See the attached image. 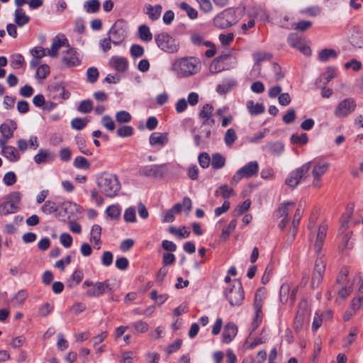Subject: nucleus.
<instances>
[{
    "instance_id": "f257e3e1",
    "label": "nucleus",
    "mask_w": 363,
    "mask_h": 363,
    "mask_svg": "<svg viewBox=\"0 0 363 363\" xmlns=\"http://www.w3.org/2000/svg\"><path fill=\"white\" fill-rule=\"evenodd\" d=\"M201 67L197 58L186 57L176 60L172 64V70L180 77H187L198 73Z\"/></svg>"
},
{
    "instance_id": "f03ea898",
    "label": "nucleus",
    "mask_w": 363,
    "mask_h": 363,
    "mask_svg": "<svg viewBox=\"0 0 363 363\" xmlns=\"http://www.w3.org/2000/svg\"><path fill=\"white\" fill-rule=\"evenodd\" d=\"M97 185L101 194L111 198L116 196L121 188L116 175L107 172H104L97 177Z\"/></svg>"
},
{
    "instance_id": "7ed1b4c3",
    "label": "nucleus",
    "mask_w": 363,
    "mask_h": 363,
    "mask_svg": "<svg viewBox=\"0 0 363 363\" xmlns=\"http://www.w3.org/2000/svg\"><path fill=\"white\" fill-rule=\"evenodd\" d=\"M85 287H88L85 294L89 298H98L106 292L112 294L115 291L114 285L109 279L97 282L86 280L82 284V288Z\"/></svg>"
},
{
    "instance_id": "20e7f679",
    "label": "nucleus",
    "mask_w": 363,
    "mask_h": 363,
    "mask_svg": "<svg viewBox=\"0 0 363 363\" xmlns=\"http://www.w3.org/2000/svg\"><path fill=\"white\" fill-rule=\"evenodd\" d=\"M311 162H308L292 171L285 180V184L291 189L296 188L302 180H305L309 175Z\"/></svg>"
},
{
    "instance_id": "39448f33",
    "label": "nucleus",
    "mask_w": 363,
    "mask_h": 363,
    "mask_svg": "<svg viewBox=\"0 0 363 363\" xmlns=\"http://www.w3.org/2000/svg\"><path fill=\"white\" fill-rule=\"evenodd\" d=\"M157 47L167 53H175L179 48V43L167 33H162L155 35Z\"/></svg>"
},
{
    "instance_id": "423d86ee",
    "label": "nucleus",
    "mask_w": 363,
    "mask_h": 363,
    "mask_svg": "<svg viewBox=\"0 0 363 363\" xmlns=\"http://www.w3.org/2000/svg\"><path fill=\"white\" fill-rule=\"evenodd\" d=\"M21 199V194L18 191H13L9 194L5 201L0 204V215L7 216L17 212Z\"/></svg>"
},
{
    "instance_id": "0eeeda50",
    "label": "nucleus",
    "mask_w": 363,
    "mask_h": 363,
    "mask_svg": "<svg viewBox=\"0 0 363 363\" xmlns=\"http://www.w3.org/2000/svg\"><path fill=\"white\" fill-rule=\"evenodd\" d=\"M224 294L231 306H240L245 297L241 282L236 280L233 286L226 289Z\"/></svg>"
},
{
    "instance_id": "6e6552de",
    "label": "nucleus",
    "mask_w": 363,
    "mask_h": 363,
    "mask_svg": "<svg viewBox=\"0 0 363 363\" xmlns=\"http://www.w3.org/2000/svg\"><path fill=\"white\" fill-rule=\"evenodd\" d=\"M237 22L235 11L233 8H228L217 14L213 18V24L219 28H227Z\"/></svg>"
},
{
    "instance_id": "1a4fd4ad",
    "label": "nucleus",
    "mask_w": 363,
    "mask_h": 363,
    "mask_svg": "<svg viewBox=\"0 0 363 363\" xmlns=\"http://www.w3.org/2000/svg\"><path fill=\"white\" fill-rule=\"evenodd\" d=\"M127 36V26L123 20H117L108 31V37L114 45H119Z\"/></svg>"
},
{
    "instance_id": "9d476101",
    "label": "nucleus",
    "mask_w": 363,
    "mask_h": 363,
    "mask_svg": "<svg viewBox=\"0 0 363 363\" xmlns=\"http://www.w3.org/2000/svg\"><path fill=\"white\" fill-rule=\"evenodd\" d=\"M325 271V263L323 259V255H318L315 262L314 269L312 273L311 286L313 289L318 287L322 282Z\"/></svg>"
},
{
    "instance_id": "9b49d317",
    "label": "nucleus",
    "mask_w": 363,
    "mask_h": 363,
    "mask_svg": "<svg viewBox=\"0 0 363 363\" xmlns=\"http://www.w3.org/2000/svg\"><path fill=\"white\" fill-rule=\"evenodd\" d=\"M167 164H150L140 168L139 174L150 178H162L167 172Z\"/></svg>"
},
{
    "instance_id": "f8f14e48",
    "label": "nucleus",
    "mask_w": 363,
    "mask_h": 363,
    "mask_svg": "<svg viewBox=\"0 0 363 363\" xmlns=\"http://www.w3.org/2000/svg\"><path fill=\"white\" fill-rule=\"evenodd\" d=\"M49 95L54 99L62 103L64 100H67L70 96V93L65 90V87L62 82H53L48 86Z\"/></svg>"
},
{
    "instance_id": "ddd939ff",
    "label": "nucleus",
    "mask_w": 363,
    "mask_h": 363,
    "mask_svg": "<svg viewBox=\"0 0 363 363\" xmlns=\"http://www.w3.org/2000/svg\"><path fill=\"white\" fill-rule=\"evenodd\" d=\"M59 208L61 211L56 213V217L60 220L65 221L66 218H69L75 213H79V206L71 201H67L61 203L59 205Z\"/></svg>"
},
{
    "instance_id": "4468645a",
    "label": "nucleus",
    "mask_w": 363,
    "mask_h": 363,
    "mask_svg": "<svg viewBox=\"0 0 363 363\" xmlns=\"http://www.w3.org/2000/svg\"><path fill=\"white\" fill-rule=\"evenodd\" d=\"M356 106L353 99H345L338 104L335 111V115L338 118L345 117L354 111Z\"/></svg>"
},
{
    "instance_id": "2eb2a0df",
    "label": "nucleus",
    "mask_w": 363,
    "mask_h": 363,
    "mask_svg": "<svg viewBox=\"0 0 363 363\" xmlns=\"http://www.w3.org/2000/svg\"><path fill=\"white\" fill-rule=\"evenodd\" d=\"M213 111L214 108L210 104H206L201 107L199 113V117L203 126H213L215 124L216 121L213 118Z\"/></svg>"
},
{
    "instance_id": "dca6fc26",
    "label": "nucleus",
    "mask_w": 363,
    "mask_h": 363,
    "mask_svg": "<svg viewBox=\"0 0 363 363\" xmlns=\"http://www.w3.org/2000/svg\"><path fill=\"white\" fill-rule=\"evenodd\" d=\"M348 41L353 48H363V29L359 26H354L351 28Z\"/></svg>"
},
{
    "instance_id": "f3484780",
    "label": "nucleus",
    "mask_w": 363,
    "mask_h": 363,
    "mask_svg": "<svg viewBox=\"0 0 363 363\" xmlns=\"http://www.w3.org/2000/svg\"><path fill=\"white\" fill-rule=\"evenodd\" d=\"M67 50L63 52L62 62L68 67L78 66L81 63V60L76 50L71 48L69 44L67 45Z\"/></svg>"
},
{
    "instance_id": "a211bd4d",
    "label": "nucleus",
    "mask_w": 363,
    "mask_h": 363,
    "mask_svg": "<svg viewBox=\"0 0 363 363\" xmlns=\"http://www.w3.org/2000/svg\"><path fill=\"white\" fill-rule=\"evenodd\" d=\"M306 306L307 303L306 301L301 302L299 305L294 323V329L296 332H299L302 329L304 323L308 321V313Z\"/></svg>"
},
{
    "instance_id": "6ab92c4d",
    "label": "nucleus",
    "mask_w": 363,
    "mask_h": 363,
    "mask_svg": "<svg viewBox=\"0 0 363 363\" xmlns=\"http://www.w3.org/2000/svg\"><path fill=\"white\" fill-rule=\"evenodd\" d=\"M262 296L260 294V291L259 290L256 292L255 297L254 308L255 315L251 325L252 331L256 330L262 321Z\"/></svg>"
},
{
    "instance_id": "aec40b11",
    "label": "nucleus",
    "mask_w": 363,
    "mask_h": 363,
    "mask_svg": "<svg viewBox=\"0 0 363 363\" xmlns=\"http://www.w3.org/2000/svg\"><path fill=\"white\" fill-rule=\"evenodd\" d=\"M328 163H316L312 169V176L313 177V180L312 182V186L315 188H320L321 186L320 180L321 177L328 171Z\"/></svg>"
},
{
    "instance_id": "412c9836",
    "label": "nucleus",
    "mask_w": 363,
    "mask_h": 363,
    "mask_svg": "<svg viewBox=\"0 0 363 363\" xmlns=\"http://www.w3.org/2000/svg\"><path fill=\"white\" fill-rule=\"evenodd\" d=\"M56 158V154L48 149L40 148L38 152L34 156V162L38 164L51 163Z\"/></svg>"
},
{
    "instance_id": "4be33fe9",
    "label": "nucleus",
    "mask_w": 363,
    "mask_h": 363,
    "mask_svg": "<svg viewBox=\"0 0 363 363\" xmlns=\"http://www.w3.org/2000/svg\"><path fill=\"white\" fill-rule=\"evenodd\" d=\"M262 149L271 155L280 156L284 151V145L279 141H270L263 145Z\"/></svg>"
},
{
    "instance_id": "5701e85b",
    "label": "nucleus",
    "mask_w": 363,
    "mask_h": 363,
    "mask_svg": "<svg viewBox=\"0 0 363 363\" xmlns=\"http://www.w3.org/2000/svg\"><path fill=\"white\" fill-rule=\"evenodd\" d=\"M238 333V328L235 323L230 322L227 323L222 333V341L223 343H230Z\"/></svg>"
},
{
    "instance_id": "b1692460",
    "label": "nucleus",
    "mask_w": 363,
    "mask_h": 363,
    "mask_svg": "<svg viewBox=\"0 0 363 363\" xmlns=\"http://www.w3.org/2000/svg\"><path fill=\"white\" fill-rule=\"evenodd\" d=\"M244 178H250L256 176L259 171V164L257 161H252L238 169Z\"/></svg>"
},
{
    "instance_id": "393cba45",
    "label": "nucleus",
    "mask_w": 363,
    "mask_h": 363,
    "mask_svg": "<svg viewBox=\"0 0 363 363\" xmlns=\"http://www.w3.org/2000/svg\"><path fill=\"white\" fill-rule=\"evenodd\" d=\"M169 141L167 133H152L149 138V143L152 146H164Z\"/></svg>"
},
{
    "instance_id": "a878e982",
    "label": "nucleus",
    "mask_w": 363,
    "mask_h": 363,
    "mask_svg": "<svg viewBox=\"0 0 363 363\" xmlns=\"http://www.w3.org/2000/svg\"><path fill=\"white\" fill-rule=\"evenodd\" d=\"M327 229L328 226L325 224L320 225L318 229L316 239L314 244L315 250L318 253V255H320V252L327 234Z\"/></svg>"
},
{
    "instance_id": "bb28decb",
    "label": "nucleus",
    "mask_w": 363,
    "mask_h": 363,
    "mask_svg": "<svg viewBox=\"0 0 363 363\" xmlns=\"http://www.w3.org/2000/svg\"><path fill=\"white\" fill-rule=\"evenodd\" d=\"M110 65L114 68L117 72H124L128 67V60L120 56H113L111 58L109 62Z\"/></svg>"
},
{
    "instance_id": "cd10ccee",
    "label": "nucleus",
    "mask_w": 363,
    "mask_h": 363,
    "mask_svg": "<svg viewBox=\"0 0 363 363\" xmlns=\"http://www.w3.org/2000/svg\"><path fill=\"white\" fill-rule=\"evenodd\" d=\"M65 43H67V40L65 38H59L56 36L53 40L50 47V49L48 50V55L51 57H55L57 56L59 50L65 45Z\"/></svg>"
},
{
    "instance_id": "c85d7f7f",
    "label": "nucleus",
    "mask_w": 363,
    "mask_h": 363,
    "mask_svg": "<svg viewBox=\"0 0 363 363\" xmlns=\"http://www.w3.org/2000/svg\"><path fill=\"white\" fill-rule=\"evenodd\" d=\"M17 128V124L13 121H9L4 123L0 126V131L3 136L6 138H12L13 137V132Z\"/></svg>"
},
{
    "instance_id": "c756f323",
    "label": "nucleus",
    "mask_w": 363,
    "mask_h": 363,
    "mask_svg": "<svg viewBox=\"0 0 363 363\" xmlns=\"http://www.w3.org/2000/svg\"><path fill=\"white\" fill-rule=\"evenodd\" d=\"M191 43L197 47H208L212 45V42L206 40L205 36L200 33H193L190 36Z\"/></svg>"
},
{
    "instance_id": "7c9ffc66",
    "label": "nucleus",
    "mask_w": 363,
    "mask_h": 363,
    "mask_svg": "<svg viewBox=\"0 0 363 363\" xmlns=\"http://www.w3.org/2000/svg\"><path fill=\"white\" fill-rule=\"evenodd\" d=\"M146 14H147L149 18L152 21H156L160 18L162 7L160 4L152 6L151 4H146Z\"/></svg>"
},
{
    "instance_id": "2f4dec72",
    "label": "nucleus",
    "mask_w": 363,
    "mask_h": 363,
    "mask_svg": "<svg viewBox=\"0 0 363 363\" xmlns=\"http://www.w3.org/2000/svg\"><path fill=\"white\" fill-rule=\"evenodd\" d=\"M29 21L30 17L26 14L22 9L18 8L15 10L14 22L18 26L23 27L26 25Z\"/></svg>"
},
{
    "instance_id": "473e14b6",
    "label": "nucleus",
    "mask_w": 363,
    "mask_h": 363,
    "mask_svg": "<svg viewBox=\"0 0 363 363\" xmlns=\"http://www.w3.org/2000/svg\"><path fill=\"white\" fill-rule=\"evenodd\" d=\"M1 155L12 162H17L20 159V155L18 150L11 145L6 149L1 150Z\"/></svg>"
},
{
    "instance_id": "72a5a7b5",
    "label": "nucleus",
    "mask_w": 363,
    "mask_h": 363,
    "mask_svg": "<svg viewBox=\"0 0 363 363\" xmlns=\"http://www.w3.org/2000/svg\"><path fill=\"white\" fill-rule=\"evenodd\" d=\"M247 108L251 115H259L264 113L265 108L262 103L255 104L253 101L249 100L246 103Z\"/></svg>"
},
{
    "instance_id": "f704fd0d",
    "label": "nucleus",
    "mask_w": 363,
    "mask_h": 363,
    "mask_svg": "<svg viewBox=\"0 0 363 363\" xmlns=\"http://www.w3.org/2000/svg\"><path fill=\"white\" fill-rule=\"evenodd\" d=\"M101 4L99 0H89L84 2V9L88 13H96L100 9Z\"/></svg>"
},
{
    "instance_id": "c9c22d12",
    "label": "nucleus",
    "mask_w": 363,
    "mask_h": 363,
    "mask_svg": "<svg viewBox=\"0 0 363 363\" xmlns=\"http://www.w3.org/2000/svg\"><path fill=\"white\" fill-rule=\"evenodd\" d=\"M294 202H287L286 203H281L277 211V216L279 218L284 217V218H288V215L291 208L294 207Z\"/></svg>"
},
{
    "instance_id": "e433bc0d",
    "label": "nucleus",
    "mask_w": 363,
    "mask_h": 363,
    "mask_svg": "<svg viewBox=\"0 0 363 363\" xmlns=\"http://www.w3.org/2000/svg\"><path fill=\"white\" fill-rule=\"evenodd\" d=\"M101 227L95 224L92 226L90 235V242H94L96 245L101 244Z\"/></svg>"
},
{
    "instance_id": "4c0bfd02",
    "label": "nucleus",
    "mask_w": 363,
    "mask_h": 363,
    "mask_svg": "<svg viewBox=\"0 0 363 363\" xmlns=\"http://www.w3.org/2000/svg\"><path fill=\"white\" fill-rule=\"evenodd\" d=\"M225 164V158L220 153L212 155L211 166L214 169H219Z\"/></svg>"
},
{
    "instance_id": "58836bf2",
    "label": "nucleus",
    "mask_w": 363,
    "mask_h": 363,
    "mask_svg": "<svg viewBox=\"0 0 363 363\" xmlns=\"http://www.w3.org/2000/svg\"><path fill=\"white\" fill-rule=\"evenodd\" d=\"M337 52L333 49H323L318 54V59L321 62H327L330 59H335L337 57Z\"/></svg>"
},
{
    "instance_id": "ea45409f",
    "label": "nucleus",
    "mask_w": 363,
    "mask_h": 363,
    "mask_svg": "<svg viewBox=\"0 0 363 363\" xmlns=\"http://www.w3.org/2000/svg\"><path fill=\"white\" fill-rule=\"evenodd\" d=\"M237 84L234 79H228L225 81L222 84L217 86L216 90L218 93L225 94L230 91Z\"/></svg>"
},
{
    "instance_id": "a19ab883",
    "label": "nucleus",
    "mask_w": 363,
    "mask_h": 363,
    "mask_svg": "<svg viewBox=\"0 0 363 363\" xmlns=\"http://www.w3.org/2000/svg\"><path fill=\"white\" fill-rule=\"evenodd\" d=\"M138 34L140 38L145 42H150L152 39V34L150 28L146 25H141L138 28Z\"/></svg>"
},
{
    "instance_id": "79ce46f5",
    "label": "nucleus",
    "mask_w": 363,
    "mask_h": 363,
    "mask_svg": "<svg viewBox=\"0 0 363 363\" xmlns=\"http://www.w3.org/2000/svg\"><path fill=\"white\" fill-rule=\"evenodd\" d=\"M59 208V206L52 201L48 200L42 206L40 210L45 214H51L56 213Z\"/></svg>"
},
{
    "instance_id": "37998d69",
    "label": "nucleus",
    "mask_w": 363,
    "mask_h": 363,
    "mask_svg": "<svg viewBox=\"0 0 363 363\" xmlns=\"http://www.w3.org/2000/svg\"><path fill=\"white\" fill-rule=\"evenodd\" d=\"M179 8L184 11L191 19H196L198 16L197 11L186 2H182Z\"/></svg>"
},
{
    "instance_id": "c03bdc74",
    "label": "nucleus",
    "mask_w": 363,
    "mask_h": 363,
    "mask_svg": "<svg viewBox=\"0 0 363 363\" xmlns=\"http://www.w3.org/2000/svg\"><path fill=\"white\" fill-rule=\"evenodd\" d=\"M169 232L172 235H177L179 238H186L190 235V231H188L185 226L179 229L174 226H171L169 228Z\"/></svg>"
},
{
    "instance_id": "a18cd8bd",
    "label": "nucleus",
    "mask_w": 363,
    "mask_h": 363,
    "mask_svg": "<svg viewBox=\"0 0 363 363\" xmlns=\"http://www.w3.org/2000/svg\"><path fill=\"white\" fill-rule=\"evenodd\" d=\"M290 140L293 144L300 145H306L308 142V138L306 133H301V135L293 134Z\"/></svg>"
},
{
    "instance_id": "49530a36",
    "label": "nucleus",
    "mask_w": 363,
    "mask_h": 363,
    "mask_svg": "<svg viewBox=\"0 0 363 363\" xmlns=\"http://www.w3.org/2000/svg\"><path fill=\"white\" fill-rule=\"evenodd\" d=\"M73 165L77 169H88L90 167L87 159L82 156L77 157L73 162Z\"/></svg>"
},
{
    "instance_id": "de8ad7c7",
    "label": "nucleus",
    "mask_w": 363,
    "mask_h": 363,
    "mask_svg": "<svg viewBox=\"0 0 363 363\" xmlns=\"http://www.w3.org/2000/svg\"><path fill=\"white\" fill-rule=\"evenodd\" d=\"M92 109H93V103L89 99L82 101L78 106V108H77L78 111H79L82 113H90Z\"/></svg>"
},
{
    "instance_id": "09e8293b",
    "label": "nucleus",
    "mask_w": 363,
    "mask_h": 363,
    "mask_svg": "<svg viewBox=\"0 0 363 363\" xmlns=\"http://www.w3.org/2000/svg\"><path fill=\"white\" fill-rule=\"evenodd\" d=\"M106 213L111 219H118L121 216V208L118 205H111L106 208Z\"/></svg>"
},
{
    "instance_id": "8fccbe9b",
    "label": "nucleus",
    "mask_w": 363,
    "mask_h": 363,
    "mask_svg": "<svg viewBox=\"0 0 363 363\" xmlns=\"http://www.w3.org/2000/svg\"><path fill=\"white\" fill-rule=\"evenodd\" d=\"M337 74V70L334 67H328L327 70L320 76V80H324V85L327 84Z\"/></svg>"
},
{
    "instance_id": "3c124183",
    "label": "nucleus",
    "mask_w": 363,
    "mask_h": 363,
    "mask_svg": "<svg viewBox=\"0 0 363 363\" xmlns=\"http://www.w3.org/2000/svg\"><path fill=\"white\" fill-rule=\"evenodd\" d=\"M237 221L235 219L232 220L226 228L223 229L220 238L223 240H226L230 234L235 229Z\"/></svg>"
},
{
    "instance_id": "603ef678",
    "label": "nucleus",
    "mask_w": 363,
    "mask_h": 363,
    "mask_svg": "<svg viewBox=\"0 0 363 363\" xmlns=\"http://www.w3.org/2000/svg\"><path fill=\"white\" fill-rule=\"evenodd\" d=\"M89 122V120L81 118H75L71 121V126L73 129L80 130H82Z\"/></svg>"
},
{
    "instance_id": "864d4df0",
    "label": "nucleus",
    "mask_w": 363,
    "mask_h": 363,
    "mask_svg": "<svg viewBox=\"0 0 363 363\" xmlns=\"http://www.w3.org/2000/svg\"><path fill=\"white\" fill-rule=\"evenodd\" d=\"M124 220L127 223L136 222V213L134 207L128 208L123 215Z\"/></svg>"
},
{
    "instance_id": "5fc2aeb1",
    "label": "nucleus",
    "mask_w": 363,
    "mask_h": 363,
    "mask_svg": "<svg viewBox=\"0 0 363 363\" xmlns=\"http://www.w3.org/2000/svg\"><path fill=\"white\" fill-rule=\"evenodd\" d=\"M99 71L97 68L94 67H89L86 70L87 81L91 84L96 82L99 78Z\"/></svg>"
},
{
    "instance_id": "6e6d98bb",
    "label": "nucleus",
    "mask_w": 363,
    "mask_h": 363,
    "mask_svg": "<svg viewBox=\"0 0 363 363\" xmlns=\"http://www.w3.org/2000/svg\"><path fill=\"white\" fill-rule=\"evenodd\" d=\"M49 74L50 67L48 65H42L37 67L35 75L38 79H44Z\"/></svg>"
},
{
    "instance_id": "4d7b16f0",
    "label": "nucleus",
    "mask_w": 363,
    "mask_h": 363,
    "mask_svg": "<svg viewBox=\"0 0 363 363\" xmlns=\"http://www.w3.org/2000/svg\"><path fill=\"white\" fill-rule=\"evenodd\" d=\"M237 139V135L235 131L233 128H229L227 130L225 134V143L226 145L231 146Z\"/></svg>"
},
{
    "instance_id": "13d9d810",
    "label": "nucleus",
    "mask_w": 363,
    "mask_h": 363,
    "mask_svg": "<svg viewBox=\"0 0 363 363\" xmlns=\"http://www.w3.org/2000/svg\"><path fill=\"white\" fill-rule=\"evenodd\" d=\"M144 48L141 45L138 44H134L131 45L130 48V55L133 58H138L142 57L144 55Z\"/></svg>"
},
{
    "instance_id": "bf43d9fd",
    "label": "nucleus",
    "mask_w": 363,
    "mask_h": 363,
    "mask_svg": "<svg viewBox=\"0 0 363 363\" xmlns=\"http://www.w3.org/2000/svg\"><path fill=\"white\" fill-rule=\"evenodd\" d=\"M288 43L290 46L297 49L303 43L301 39L296 33H291L287 38Z\"/></svg>"
},
{
    "instance_id": "052dcab7",
    "label": "nucleus",
    "mask_w": 363,
    "mask_h": 363,
    "mask_svg": "<svg viewBox=\"0 0 363 363\" xmlns=\"http://www.w3.org/2000/svg\"><path fill=\"white\" fill-rule=\"evenodd\" d=\"M101 122L102 125L108 130L113 131L115 129V123L111 116H104Z\"/></svg>"
},
{
    "instance_id": "680f3d73",
    "label": "nucleus",
    "mask_w": 363,
    "mask_h": 363,
    "mask_svg": "<svg viewBox=\"0 0 363 363\" xmlns=\"http://www.w3.org/2000/svg\"><path fill=\"white\" fill-rule=\"evenodd\" d=\"M363 300V291L359 290V292L355 298L352 301L350 308L353 311L356 312L360 307L362 301Z\"/></svg>"
},
{
    "instance_id": "e2e57ef3",
    "label": "nucleus",
    "mask_w": 363,
    "mask_h": 363,
    "mask_svg": "<svg viewBox=\"0 0 363 363\" xmlns=\"http://www.w3.org/2000/svg\"><path fill=\"white\" fill-rule=\"evenodd\" d=\"M11 66L14 69H19L24 64V58L22 55L16 54L11 57Z\"/></svg>"
},
{
    "instance_id": "0e129e2a",
    "label": "nucleus",
    "mask_w": 363,
    "mask_h": 363,
    "mask_svg": "<svg viewBox=\"0 0 363 363\" xmlns=\"http://www.w3.org/2000/svg\"><path fill=\"white\" fill-rule=\"evenodd\" d=\"M116 133L119 137H129L133 135V128L130 125H123L117 130Z\"/></svg>"
},
{
    "instance_id": "69168bd1",
    "label": "nucleus",
    "mask_w": 363,
    "mask_h": 363,
    "mask_svg": "<svg viewBox=\"0 0 363 363\" xmlns=\"http://www.w3.org/2000/svg\"><path fill=\"white\" fill-rule=\"evenodd\" d=\"M136 333H145L148 330L149 325L143 320H138L131 324Z\"/></svg>"
},
{
    "instance_id": "338daca9",
    "label": "nucleus",
    "mask_w": 363,
    "mask_h": 363,
    "mask_svg": "<svg viewBox=\"0 0 363 363\" xmlns=\"http://www.w3.org/2000/svg\"><path fill=\"white\" fill-rule=\"evenodd\" d=\"M116 119L119 123H128L131 120V116L126 111H120L116 112Z\"/></svg>"
},
{
    "instance_id": "774afa93",
    "label": "nucleus",
    "mask_w": 363,
    "mask_h": 363,
    "mask_svg": "<svg viewBox=\"0 0 363 363\" xmlns=\"http://www.w3.org/2000/svg\"><path fill=\"white\" fill-rule=\"evenodd\" d=\"M30 52L33 57L40 59L48 55V50L40 46L33 48Z\"/></svg>"
}]
</instances>
